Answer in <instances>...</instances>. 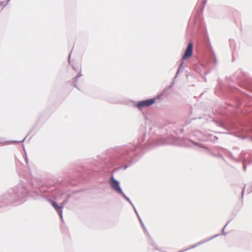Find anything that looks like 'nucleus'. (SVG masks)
Instances as JSON below:
<instances>
[{"label": "nucleus", "mask_w": 252, "mask_h": 252, "mask_svg": "<svg viewBox=\"0 0 252 252\" xmlns=\"http://www.w3.org/2000/svg\"><path fill=\"white\" fill-rule=\"evenodd\" d=\"M155 102V98H152L147 99L146 100L142 101L139 102L137 104V106L138 108H140L143 107H148L152 104H153Z\"/></svg>", "instance_id": "7ed1b4c3"}, {"label": "nucleus", "mask_w": 252, "mask_h": 252, "mask_svg": "<svg viewBox=\"0 0 252 252\" xmlns=\"http://www.w3.org/2000/svg\"><path fill=\"white\" fill-rule=\"evenodd\" d=\"M193 53V44L192 42L189 43L185 51V54L183 57V60H186L191 57Z\"/></svg>", "instance_id": "f03ea898"}, {"label": "nucleus", "mask_w": 252, "mask_h": 252, "mask_svg": "<svg viewBox=\"0 0 252 252\" xmlns=\"http://www.w3.org/2000/svg\"><path fill=\"white\" fill-rule=\"evenodd\" d=\"M52 205L53 207L55 209L58 214L60 215V217L62 218L63 214H62V209H63V204L61 206H59L55 202L52 201Z\"/></svg>", "instance_id": "20e7f679"}, {"label": "nucleus", "mask_w": 252, "mask_h": 252, "mask_svg": "<svg viewBox=\"0 0 252 252\" xmlns=\"http://www.w3.org/2000/svg\"><path fill=\"white\" fill-rule=\"evenodd\" d=\"M110 185L111 188L118 193L123 195L124 196H125L121 188H120L118 182L115 180L113 177H111L110 179Z\"/></svg>", "instance_id": "f257e3e1"}]
</instances>
